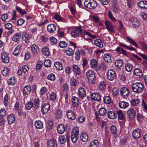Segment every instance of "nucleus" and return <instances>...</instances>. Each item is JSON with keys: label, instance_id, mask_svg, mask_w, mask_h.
Wrapping results in <instances>:
<instances>
[{"label": "nucleus", "instance_id": "1", "mask_svg": "<svg viewBox=\"0 0 147 147\" xmlns=\"http://www.w3.org/2000/svg\"><path fill=\"white\" fill-rule=\"evenodd\" d=\"M86 75L89 82L92 84L95 83L96 78L94 72L91 70H88L86 72Z\"/></svg>", "mask_w": 147, "mask_h": 147}, {"label": "nucleus", "instance_id": "2", "mask_svg": "<svg viewBox=\"0 0 147 147\" xmlns=\"http://www.w3.org/2000/svg\"><path fill=\"white\" fill-rule=\"evenodd\" d=\"M132 90L135 93L141 92L143 90V86L142 83L140 82H136L132 85Z\"/></svg>", "mask_w": 147, "mask_h": 147}, {"label": "nucleus", "instance_id": "3", "mask_svg": "<svg viewBox=\"0 0 147 147\" xmlns=\"http://www.w3.org/2000/svg\"><path fill=\"white\" fill-rule=\"evenodd\" d=\"M84 5L86 7L90 9H94L97 6V2L94 0H85Z\"/></svg>", "mask_w": 147, "mask_h": 147}, {"label": "nucleus", "instance_id": "4", "mask_svg": "<svg viewBox=\"0 0 147 147\" xmlns=\"http://www.w3.org/2000/svg\"><path fill=\"white\" fill-rule=\"evenodd\" d=\"M79 132L78 128L74 127L72 131L71 136V141L73 143L76 142L78 140L79 138Z\"/></svg>", "mask_w": 147, "mask_h": 147}, {"label": "nucleus", "instance_id": "5", "mask_svg": "<svg viewBox=\"0 0 147 147\" xmlns=\"http://www.w3.org/2000/svg\"><path fill=\"white\" fill-rule=\"evenodd\" d=\"M1 59L2 61L4 63H8L9 62V57L5 51L1 53Z\"/></svg>", "mask_w": 147, "mask_h": 147}, {"label": "nucleus", "instance_id": "6", "mask_svg": "<svg viewBox=\"0 0 147 147\" xmlns=\"http://www.w3.org/2000/svg\"><path fill=\"white\" fill-rule=\"evenodd\" d=\"M105 24L107 29L109 32L111 33H113L115 30L113 28V26L111 23L109 21L106 20L105 22Z\"/></svg>", "mask_w": 147, "mask_h": 147}, {"label": "nucleus", "instance_id": "7", "mask_svg": "<svg viewBox=\"0 0 147 147\" xmlns=\"http://www.w3.org/2000/svg\"><path fill=\"white\" fill-rule=\"evenodd\" d=\"M115 71L112 69H110L108 70L107 74V78L111 81L113 80L115 77Z\"/></svg>", "mask_w": 147, "mask_h": 147}, {"label": "nucleus", "instance_id": "8", "mask_svg": "<svg viewBox=\"0 0 147 147\" xmlns=\"http://www.w3.org/2000/svg\"><path fill=\"white\" fill-rule=\"evenodd\" d=\"M31 51L33 54L35 55H36L39 52L40 49L38 45L33 44L31 46Z\"/></svg>", "mask_w": 147, "mask_h": 147}, {"label": "nucleus", "instance_id": "9", "mask_svg": "<svg viewBox=\"0 0 147 147\" xmlns=\"http://www.w3.org/2000/svg\"><path fill=\"white\" fill-rule=\"evenodd\" d=\"M129 90L126 87H123L120 89V94L122 97L128 96L129 94Z\"/></svg>", "mask_w": 147, "mask_h": 147}, {"label": "nucleus", "instance_id": "10", "mask_svg": "<svg viewBox=\"0 0 147 147\" xmlns=\"http://www.w3.org/2000/svg\"><path fill=\"white\" fill-rule=\"evenodd\" d=\"M136 115L135 111L132 109H130L127 112V115L131 119H133L135 118Z\"/></svg>", "mask_w": 147, "mask_h": 147}, {"label": "nucleus", "instance_id": "11", "mask_svg": "<svg viewBox=\"0 0 147 147\" xmlns=\"http://www.w3.org/2000/svg\"><path fill=\"white\" fill-rule=\"evenodd\" d=\"M50 109V105L47 103H45L42 106L41 111L43 114H45L48 112Z\"/></svg>", "mask_w": 147, "mask_h": 147}, {"label": "nucleus", "instance_id": "12", "mask_svg": "<svg viewBox=\"0 0 147 147\" xmlns=\"http://www.w3.org/2000/svg\"><path fill=\"white\" fill-rule=\"evenodd\" d=\"M67 115V117L72 120L75 119L76 115L71 110H69L66 111Z\"/></svg>", "mask_w": 147, "mask_h": 147}, {"label": "nucleus", "instance_id": "13", "mask_svg": "<svg viewBox=\"0 0 147 147\" xmlns=\"http://www.w3.org/2000/svg\"><path fill=\"white\" fill-rule=\"evenodd\" d=\"M31 92V87L29 85L25 86L23 89V94L24 96H27L30 94Z\"/></svg>", "mask_w": 147, "mask_h": 147}, {"label": "nucleus", "instance_id": "14", "mask_svg": "<svg viewBox=\"0 0 147 147\" xmlns=\"http://www.w3.org/2000/svg\"><path fill=\"white\" fill-rule=\"evenodd\" d=\"M132 136L135 138H138L141 136L140 129H134L132 133Z\"/></svg>", "mask_w": 147, "mask_h": 147}, {"label": "nucleus", "instance_id": "15", "mask_svg": "<svg viewBox=\"0 0 147 147\" xmlns=\"http://www.w3.org/2000/svg\"><path fill=\"white\" fill-rule=\"evenodd\" d=\"M131 21L133 27L136 28L140 25V23L138 20L136 18L134 17L131 18Z\"/></svg>", "mask_w": 147, "mask_h": 147}, {"label": "nucleus", "instance_id": "16", "mask_svg": "<svg viewBox=\"0 0 147 147\" xmlns=\"http://www.w3.org/2000/svg\"><path fill=\"white\" fill-rule=\"evenodd\" d=\"M47 147H57L56 141L53 139L49 140L48 142L47 145Z\"/></svg>", "mask_w": 147, "mask_h": 147}, {"label": "nucleus", "instance_id": "17", "mask_svg": "<svg viewBox=\"0 0 147 147\" xmlns=\"http://www.w3.org/2000/svg\"><path fill=\"white\" fill-rule=\"evenodd\" d=\"M73 71L76 75H80L81 71L80 68L77 65L74 64L72 65Z\"/></svg>", "mask_w": 147, "mask_h": 147}, {"label": "nucleus", "instance_id": "18", "mask_svg": "<svg viewBox=\"0 0 147 147\" xmlns=\"http://www.w3.org/2000/svg\"><path fill=\"white\" fill-rule=\"evenodd\" d=\"M56 26L53 24L49 25L47 26V30L48 32L53 33L56 30Z\"/></svg>", "mask_w": 147, "mask_h": 147}, {"label": "nucleus", "instance_id": "19", "mask_svg": "<svg viewBox=\"0 0 147 147\" xmlns=\"http://www.w3.org/2000/svg\"><path fill=\"white\" fill-rule=\"evenodd\" d=\"M91 97L92 100H94L98 101H100L101 99L100 95L97 93H94L91 94Z\"/></svg>", "mask_w": 147, "mask_h": 147}, {"label": "nucleus", "instance_id": "20", "mask_svg": "<svg viewBox=\"0 0 147 147\" xmlns=\"http://www.w3.org/2000/svg\"><path fill=\"white\" fill-rule=\"evenodd\" d=\"M65 128L62 124L59 125L57 127V130L59 134H62L65 131Z\"/></svg>", "mask_w": 147, "mask_h": 147}, {"label": "nucleus", "instance_id": "21", "mask_svg": "<svg viewBox=\"0 0 147 147\" xmlns=\"http://www.w3.org/2000/svg\"><path fill=\"white\" fill-rule=\"evenodd\" d=\"M72 105L74 107H77L79 106V101L78 98L76 96H73L71 98Z\"/></svg>", "mask_w": 147, "mask_h": 147}, {"label": "nucleus", "instance_id": "22", "mask_svg": "<svg viewBox=\"0 0 147 147\" xmlns=\"http://www.w3.org/2000/svg\"><path fill=\"white\" fill-rule=\"evenodd\" d=\"M7 119L8 123L11 124L13 123L15 121V117L13 114H10L7 115Z\"/></svg>", "mask_w": 147, "mask_h": 147}, {"label": "nucleus", "instance_id": "23", "mask_svg": "<svg viewBox=\"0 0 147 147\" xmlns=\"http://www.w3.org/2000/svg\"><path fill=\"white\" fill-rule=\"evenodd\" d=\"M78 96L81 98H83L86 96V91L84 88H80L79 89Z\"/></svg>", "mask_w": 147, "mask_h": 147}, {"label": "nucleus", "instance_id": "24", "mask_svg": "<svg viewBox=\"0 0 147 147\" xmlns=\"http://www.w3.org/2000/svg\"><path fill=\"white\" fill-rule=\"evenodd\" d=\"M21 34L20 33H18L15 34L12 37V40L15 42H16L20 40Z\"/></svg>", "mask_w": 147, "mask_h": 147}, {"label": "nucleus", "instance_id": "25", "mask_svg": "<svg viewBox=\"0 0 147 147\" xmlns=\"http://www.w3.org/2000/svg\"><path fill=\"white\" fill-rule=\"evenodd\" d=\"M22 47V45H18L15 48L13 53V55L17 56L19 55L20 53V49Z\"/></svg>", "mask_w": 147, "mask_h": 147}, {"label": "nucleus", "instance_id": "26", "mask_svg": "<svg viewBox=\"0 0 147 147\" xmlns=\"http://www.w3.org/2000/svg\"><path fill=\"white\" fill-rule=\"evenodd\" d=\"M137 5L142 8H147V1H144L138 2Z\"/></svg>", "mask_w": 147, "mask_h": 147}, {"label": "nucleus", "instance_id": "27", "mask_svg": "<svg viewBox=\"0 0 147 147\" xmlns=\"http://www.w3.org/2000/svg\"><path fill=\"white\" fill-rule=\"evenodd\" d=\"M53 127V123L52 121L47 122L46 124V129L48 131L51 130Z\"/></svg>", "mask_w": 147, "mask_h": 147}, {"label": "nucleus", "instance_id": "28", "mask_svg": "<svg viewBox=\"0 0 147 147\" xmlns=\"http://www.w3.org/2000/svg\"><path fill=\"white\" fill-rule=\"evenodd\" d=\"M94 44L99 48H102L103 47V43L100 39H97L94 40Z\"/></svg>", "mask_w": 147, "mask_h": 147}, {"label": "nucleus", "instance_id": "29", "mask_svg": "<svg viewBox=\"0 0 147 147\" xmlns=\"http://www.w3.org/2000/svg\"><path fill=\"white\" fill-rule=\"evenodd\" d=\"M116 113L118 115V119L121 120H124L125 116L121 111L120 110H117V111Z\"/></svg>", "mask_w": 147, "mask_h": 147}, {"label": "nucleus", "instance_id": "30", "mask_svg": "<svg viewBox=\"0 0 147 147\" xmlns=\"http://www.w3.org/2000/svg\"><path fill=\"white\" fill-rule=\"evenodd\" d=\"M63 112L60 109H58L55 112V116L57 119L61 118L62 117Z\"/></svg>", "mask_w": 147, "mask_h": 147}, {"label": "nucleus", "instance_id": "31", "mask_svg": "<svg viewBox=\"0 0 147 147\" xmlns=\"http://www.w3.org/2000/svg\"><path fill=\"white\" fill-rule=\"evenodd\" d=\"M108 117L110 119H114L117 117V113L113 111H109L108 113Z\"/></svg>", "mask_w": 147, "mask_h": 147}, {"label": "nucleus", "instance_id": "32", "mask_svg": "<svg viewBox=\"0 0 147 147\" xmlns=\"http://www.w3.org/2000/svg\"><path fill=\"white\" fill-rule=\"evenodd\" d=\"M34 125L38 129L42 128L43 127V124L40 121H37L35 122Z\"/></svg>", "mask_w": 147, "mask_h": 147}, {"label": "nucleus", "instance_id": "33", "mask_svg": "<svg viewBox=\"0 0 147 147\" xmlns=\"http://www.w3.org/2000/svg\"><path fill=\"white\" fill-rule=\"evenodd\" d=\"M88 136L87 134L85 132L82 133L80 136V139L83 142H86L88 140Z\"/></svg>", "mask_w": 147, "mask_h": 147}, {"label": "nucleus", "instance_id": "34", "mask_svg": "<svg viewBox=\"0 0 147 147\" xmlns=\"http://www.w3.org/2000/svg\"><path fill=\"white\" fill-rule=\"evenodd\" d=\"M7 82L9 85L14 86L16 82L15 77H13L9 78L7 80Z\"/></svg>", "mask_w": 147, "mask_h": 147}, {"label": "nucleus", "instance_id": "35", "mask_svg": "<svg viewBox=\"0 0 147 147\" xmlns=\"http://www.w3.org/2000/svg\"><path fill=\"white\" fill-rule=\"evenodd\" d=\"M123 63V60L122 59L116 60L115 62V65L118 68L121 67Z\"/></svg>", "mask_w": 147, "mask_h": 147}, {"label": "nucleus", "instance_id": "36", "mask_svg": "<svg viewBox=\"0 0 147 147\" xmlns=\"http://www.w3.org/2000/svg\"><path fill=\"white\" fill-rule=\"evenodd\" d=\"M42 54L46 56H49L50 54V52L49 48L46 47H44L42 49Z\"/></svg>", "mask_w": 147, "mask_h": 147}, {"label": "nucleus", "instance_id": "37", "mask_svg": "<svg viewBox=\"0 0 147 147\" xmlns=\"http://www.w3.org/2000/svg\"><path fill=\"white\" fill-rule=\"evenodd\" d=\"M106 88V84L103 81H101L99 85V89L100 91L103 90Z\"/></svg>", "mask_w": 147, "mask_h": 147}, {"label": "nucleus", "instance_id": "38", "mask_svg": "<svg viewBox=\"0 0 147 147\" xmlns=\"http://www.w3.org/2000/svg\"><path fill=\"white\" fill-rule=\"evenodd\" d=\"M99 143L96 140H94L90 143L89 147H98Z\"/></svg>", "mask_w": 147, "mask_h": 147}, {"label": "nucleus", "instance_id": "39", "mask_svg": "<svg viewBox=\"0 0 147 147\" xmlns=\"http://www.w3.org/2000/svg\"><path fill=\"white\" fill-rule=\"evenodd\" d=\"M120 107L121 108L125 109L129 105L128 103L124 101L120 102L119 103Z\"/></svg>", "mask_w": 147, "mask_h": 147}, {"label": "nucleus", "instance_id": "40", "mask_svg": "<svg viewBox=\"0 0 147 147\" xmlns=\"http://www.w3.org/2000/svg\"><path fill=\"white\" fill-rule=\"evenodd\" d=\"M134 74L137 76H141L142 75V71L138 68H136L134 70Z\"/></svg>", "mask_w": 147, "mask_h": 147}, {"label": "nucleus", "instance_id": "41", "mask_svg": "<svg viewBox=\"0 0 147 147\" xmlns=\"http://www.w3.org/2000/svg\"><path fill=\"white\" fill-rule=\"evenodd\" d=\"M99 115L100 116H105L107 113V111L104 108H101L99 109L98 111Z\"/></svg>", "mask_w": 147, "mask_h": 147}, {"label": "nucleus", "instance_id": "42", "mask_svg": "<svg viewBox=\"0 0 147 147\" xmlns=\"http://www.w3.org/2000/svg\"><path fill=\"white\" fill-rule=\"evenodd\" d=\"M104 60L108 62H110L111 61V57L109 54L106 53L104 54Z\"/></svg>", "mask_w": 147, "mask_h": 147}, {"label": "nucleus", "instance_id": "43", "mask_svg": "<svg viewBox=\"0 0 147 147\" xmlns=\"http://www.w3.org/2000/svg\"><path fill=\"white\" fill-rule=\"evenodd\" d=\"M9 70L6 67H4L3 70L2 71V73L3 75L6 76L9 74Z\"/></svg>", "mask_w": 147, "mask_h": 147}, {"label": "nucleus", "instance_id": "44", "mask_svg": "<svg viewBox=\"0 0 147 147\" xmlns=\"http://www.w3.org/2000/svg\"><path fill=\"white\" fill-rule=\"evenodd\" d=\"M34 105V108L37 109H38L39 107V101L38 99H35L34 100V103L33 104Z\"/></svg>", "mask_w": 147, "mask_h": 147}, {"label": "nucleus", "instance_id": "45", "mask_svg": "<svg viewBox=\"0 0 147 147\" xmlns=\"http://www.w3.org/2000/svg\"><path fill=\"white\" fill-rule=\"evenodd\" d=\"M96 61L94 59H92L90 61V65L91 67L94 68L96 67L97 65Z\"/></svg>", "mask_w": 147, "mask_h": 147}, {"label": "nucleus", "instance_id": "46", "mask_svg": "<svg viewBox=\"0 0 147 147\" xmlns=\"http://www.w3.org/2000/svg\"><path fill=\"white\" fill-rule=\"evenodd\" d=\"M87 35L92 38H95L96 37V35H92L90 32L85 30L82 33V37H83L84 35Z\"/></svg>", "mask_w": 147, "mask_h": 147}, {"label": "nucleus", "instance_id": "47", "mask_svg": "<svg viewBox=\"0 0 147 147\" xmlns=\"http://www.w3.org/2000/svg\"><path fill=\"white\" fill-rule=\"evenodd\" d=\"M133 68V66L129 63H127L125 64V69L128 72L131 71Z\"/></svg>", "mask_w": 147, "mask_h": 147}, {"label": "nucleus", "instance_id": "48", "mask_svg": "<svg viewBox=\"0 0 147 147\" xmlns=\"http://www.w3.org/2000/svg\"><path fill=\"white\" fill-rule=\"evenodd\" d=\"M33 104L31 101L27 102L25 105L26 109L28 110L30 109L33 107Z\"/></svg>", "mask_w": 147, "mask_h": 147}, {"label": "nucleus", "instance_id": "49", "mask_svg": "<svg viewBox=\"0 0 147 147\" xmlns=\"http://www.w3.org/2000/svg\"><path fill=\"white\" fill-rule=\"evenodd\" d=\"M28 36L25 33L22 34V39L25 43H28L29 42L28 38Z\"/></svg>", "mask_w": 147, "mask_h": 147}, {"label": "nucleus", "instance_id": "50", "mask_svg": "<svg viewBox=\"0 0 147 147\" xmlns=\"http://www.w3.org/2000/svg\"><path fill=\"white\" fill-rule=\"evenodd\" d=\"M55 66L57 69L59 70H62L63 67L61 63L59 62H56L54 64Z\"/></svg>", "mask_w": 147, "mask_h": 147}, {"label": "nucleus", "instance_id": "51", "mask_svg": "<svg viewBox=\"0 0 147 147\" xmlns=\"http://www.w3.org/2000/svg\"><path fill=\"white\" fill-rule=\"evenodd\" d=\"M59 142L61 144H64L66 142V139L64 136H60L59 137Z\"/></svg>", "mask_w": 147, "mask_h": 147}, {"label": "nucleus", "instance_id": "52", "mask_svg": "<svg viewBox=\"0 0 147 147\" xmlns=\"http://www.w3.org/2000/svg\"><path fill=\"white\" fill-rule=\"evenodd\" d=\"M110 129L111 132L112 134H115L117 132V128L115 125H111L110 128Z\"/></svg>", "mask_w": 147, "mask_h": 147}, {"label": "nucleus", "instance_id": "53", "mask_svg": "<svg viewBox=\"0 0 147 147\" xmlns=\"http://www.w3.org/2000/svg\"><path fill=\"white\" fill-rule=\"evenodd\" d=\"M67 45V43L64 41H60L59 43V46L61 48H65Z\"/></svg>", "mask_w": 147, "mask_h": 147}, {"label": "nucleus", "instance_id": "54", "mask_svg": "<svg viewBox=\"0 0 147 147\" xmlns=\"http://www.w3.org/2000/svg\"><path fill=\"white\" fill-rule=\"evenodd\" d=\"M104 102L106 104H109L111 102L110 97L108 96H105L103 98Z\"/></svg>", "mask_w": 147, "mask_h": 147}, {"label": "nucleus", "instance_id": "55", "mask_svg": "<svg viewBox=\"0 0 147 147\" xmlns=\"http://www.w3.org/2000/svg\"><path fill=\"white\" fill-rule=\"evenodd\" d=\"M131 105L133 106L137 105L139 103V100L138 99H132L130 101Z\"/></svg>", "mask_w": 147, "mask_h": 147}, {"label": "nucleus", "instance_id": "56", "mask_svg": "<svg viewBox=\"0 0 147 147\" xmlns=\"http://www.w3.org/2000/svg\"><path fill=\"white\" fill-rule=\"evenodd\" d=\"M68 94L66 93L63 95H62L61 97V99L64 101L65 103H66L68 100Z\"/></svg>", "mask_w": 147, "mask_h": 147}, {"label": "nucleus", "instance_id": "57", "mask_svg": "<svg viewBox=\"0 0 147 147\" xmlns=\"http://www.w3.org/2000/svg\"><path fill=\"white\" fill-rule=\"evenodd\" d=\"M80 52L79 50H78L76 51L75 53V58L76 60L78 61L80 59Z\"/></svg>", "mask_w": 147, "mask_h": 147}, {"label": "nucleus", "instance_id": "58", "mask_svg": "<svg viewBox=\"0 0 147 147\" xmlns=\"http://www.w3.org/2000/svg\"><path fill=\"white\" fill-rule=\"evenodd\" d=\"M6 115V112L4 108H1L0 110V117H4Z\"/></svg>", "mask_w": 147, "mask_h": 147}, {"label": "nucleus", "instance_id": "59", "mask_svg": "<svg viewBox=\"0 0 147 147\" xmlns=\"http://www.w3.org/2000/svg\"><path fill=\"white\" fill-rule=\"evenodd\" d=\"M119 92V90L118 88H114L112 90V93L113 96H115L117 95Z\"/></svg>", "mask_w": 147, "mask_h": 147}, {"label": "nucleus", "instance_id": "60", "mask_svg": "<svg viewBox=\"0 0 147 147\" xmlns=\"http://www.w3.org/2000/svg\"><path fill=\"white\" fill-rule=\"evenodd\" d=\"M56 94L54 92H52L50 95V99L51 100H54L56 98Z\"/></svg>", "mask_w": 147, "mask_h": 147}, {"label": "nucleus", "instance_id": "61", "mask_svg": "<svg viewBox=\"0 0 147 147\" xmlns=\"http://www.w3.org/2000/svg\"><path fill=\"white\" fill-rule=\"evenodd\" d=\"M127 39L129 42H130L133 45L135 46L137 48H138V45H137V44L136 43L135 41L130 37H127Z\"/></svg>", "mask_w": 147, "mask_h": 147}, {"label": "nucleus", "instance_id": "62", "mask_svg": "<svg viewBox=\"0 0 147 147\" xmlns=\"http://www.w3.org/2000/svg\"><path fill=\"white\" fill-rule=\"evenodd\" d=\"M47 79L51 81H54L55 79V75L54 74H51L48 76Z\"/></svg>", "mask_w": 147, "mask_h": 147}, {"label": "nucleus", "instance_id": "63", "mask_svg": "<svg viewBox=\"0 0 147 147\" xmlns=\"http://www.w3.org/2000/svg\"><path fill=\"white\" fill-rule=\"evenodd\" d=\"M65 53L69 56L71 55L74 53L73 50L71 48H69L66 51Z\"/></svg>", "mask_w": 147, "mask_h": 147}, {"label": "nucleus", "instance_id": "64", "mask_svg": "<svg viewBox=\"0 0 147 147\" xmlns=\"http://www.w3.org/2000/svg\"><path fill=\"white\" fill-rule=\"evenodd\" d=\"M51 61L49 60H47L45 61L44 64L45 66L47 67H49L51 66Z\"/></svg>", "mask_w": 147, "mask_h": 147}]
</instances>
